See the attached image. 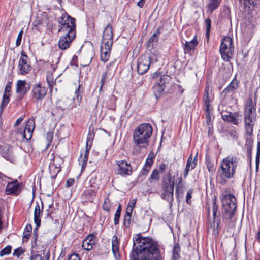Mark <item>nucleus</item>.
I'll list each match as a JSON object with an SVG mask.
<instances>
[{
  "mask_svg": "<svg viewBox=\"0 0 260 260\" xmlns=\"http://www.w3.org/2000/svg\"><path fill=\"white\" fill-rule=\"evenodd\" d=\"M151 167L145 165L144 167L142 169L141 171L142 175L146 176L147 175L148 172L150 171Z\"/></svg>",
  "mask_w": 260,
  "mask_h": 260,
  "instance_id": "55",
  "label": "nucleus"
},
{
  "mask_svg": "<svg viewBox=\"0 0 260 260\" xmlns=\"http://www.w3.org/2000/svg\"><path fill=\"white\" fill-rule=\"evenodd\" d=\"M132 213H130L128 214L127 212L126 211V214L123 220V224L126 228H128L131 225Z\"/></svg>",
  "mask_w": 260,
  "mask_h": 260,
  "instance_id": "44",
  "label": "nucleus"
},
{
  "mask_svg": "<svg viewBox=\"0 0 260 260\" xmlns=\"http://www.w3.org/2000/svg\"><path fill=\"white\" fill-rule=\"evenodd\" d=\"M94 137V133L93 132L89 131V133L87 137L86 140V146H91L93 144V141Z\"/></svg>",
  "mask_w": 260,
  "mask_h": 260,
  "instance_id": "41",
  "label": "nucleus"
},
{
  "mask_svg": "<svg viewBox=\"0 0 260 260\" xmlns=\"http://www.w3.org/2000/svg\"><path fill=\"white\" fill-rule=\"evenodd\" d=\"M170 79L168 75H164L161 76L160 83L155 84L152 88L153 92L156 99L159 98L164 92L165 84L168 83Z\"/></svg>",
  "mask_w": 260,
  "mask_h": 260,
  "instance_id": "10",
  "label": "nucleus"
},
{
  "mask_svg": "<svg viewBox=\"0 0 260 260\" xmlns=\"http://www.w3.org/2000/svg\"><path fill=\"white\" fill-rule=\"evenodd\" d=\"M20 191V186L17 181L8 183L6 186V192L8 194H17Z\"/></svg>",
  "mask_w": 260,
  "mask_h": 260,
  "instance_id": "20",
  "label": "nucleus"
},
{
  "mask_svg": "<svg viewBox=\"0 0 260 260\" xmlns=\"http://www.w3.org/2000/svg\"><path fill=\"white\" fill-rule=\"evenodd\" d=\"M59 23L61 27L58 31L63 33V35L60 36L58 45L61 50H64L70 47L76 37L75 19L67 13H63L59 20Z\"/></svg>",
  "mask_w": 260,
  "mask_h": 260,
  "instance_id": "2",
  "label": "nucleus"
},
{
  "mask_svg": "<svg viewBox=\"0 0 260 260\" xmlns=\"http://www.w3.org/2000/svg\"><path fill=\"white\" fill-rule=\"evenodd\" d=\"M205 24L206 25V37L208 39V40L210 36V32L211 27V21L210 19L207 18L205 20Z\"/></svg>",
  "mask_w": 260,
  "mask_h": 260,
  "instance_id": "45",
  "label": "nucleus"
},
{
  "mask_svg": "<svg viewBox=\"0 0 260 260\" xmlns=\"http://www.w3.org/2000/svg\"><path fill=\"white\" fill-rule=\"evenodd\" d=\"M238 164V159L236 156L230 155L224 158L221 162L218 173L222 179H231L234 177L236 169Z\"/></svg>",
  "mask_w": 260,
  "mask_h": 260,
  "instance_id": "4",
  "label": "nucleus"
},
{
  "mask_svg": "<svg viewBox=\"0 0 260 260\" xmlns=\"http://www.w3.org/2000/svg\"><path fill=\"white\" fill-rule=\"evenodd\" d=\"M159 30L157 29V32L154 33L148 40L146 44V48L148 50H152L154 47L156 45L159 39Z\"/></svg>",
  "mask_w": 260,
  "mask_h": 260,
  "instance_id": "21",
  "label": "nucleus"
},
{
  "mask_svg": "<svg viewBox=\"0 0 260 260\" xmlns=\"http://www.w3.org/2000/svg\"><path fill=\"white\" fill-rule=\"evenodd\" d=\"M81 88H82V85L79 84L78 89L75 92V97L72 99L68 98H62L58 102L59 106L62 110L72 109L73 108L77 107L80 104L82 100V90H81Z\"/></svg>",
  "mask_w": 260,
  "mask_h": 260,
  "instance_id": "7",
  "label": "nucleus"
},
{
  "mask_svg": "<svg viewBox=\"0 0 260 260\" xmlns=\"http://www.w3.org/2000/svg\"><path fill=\"white\" fill-rule=\"evenodd\" d=\"M32 228L30 225H27L23 232V240H27L28 239L29 237L31 232Z\"/></svg>",
  "mask_w": 260,
  "mask_h": 260,
  "instance_id": "39",
  "label": "nucleus"
},
{
  "mask_svg": "<svg viewBox=\"0 0 260 260\" xmlns=\"http://www.w3.org/2000/svg\"><path fill=\"white\" fill-rule=\"evenodd\" d=\"M239 84V82L237 80L236 75L235 78L233 79L228 86L224 89L223 92L226 94L235 92L238 89Z\"/></svg>",
  "mask_w": 260,
  "mask_h": 260,
  "instance_id": "24",
  "label": "nucleus"
},
{
  "mask_svg": "<svg viewBox=\"0 0 260 260\" xmlns=\"http://www.w3.org/2000/svg\"><path fill=\"white\" fill-rule=\"evenodd\" d=\"M212 210H213V214L214 218H215L216 216V214L218 210V205L217 204L215 201L213 202V206H212Z\"/></svg>",
  "mask_w": 260,
  "mask_h": 260,
  "instance_id": "54",
  "label": "nucleus"
},
{
  "mask_svg": "<svg viewBox=\"0 0 260 260\" xmlns=\"http://www.w3.org/2000/svg\"><path fill=\"white\" fill-rule=\"evenodd\" d=\"M48 88L43 86L40 83L33 85L31 91V100L35 103L42 101L46 95Z\"/></svg>",
  "mask_w": 260,
  "mask_h": 260,
  "instance_id": "9",
  "label": "nucleus"
},
{
  "mask_svg": "<svg viewBox=\"0 0 260 260\" xmlns=\"http://www.w3.org/2000/svg\"><path fill=\"white\" fill-rule=\"evenodd\" d=\"M43 203L41 202V207L40 206L38 203L35 206L34 209V221L36 224V228L34 230L35 231L37 230V228L39 227L41 224L40 216L43 212Z\"/></svg>",
  "mask_w": 260,
  "mask_h": 260,
  "instance_id": "17",
  "label": "nucleus"
},
{
  "mask_svg": "<svg viewBox=\"0 0 260 260\" xmlns=\"http://www.w3.org/2000/svg\"><path fill=\"white\" fill-rule=\"evenodd\" d=\"M252 136L253 133L251 134L250 135H247L246 133H244V137L246 139L245 145L246 146H252L253 142Z\"/></svg>",
  "mask_w": 260,
  "mask_h": 260,
  "instance_id": "40",
  "label": "nucleus"
},
{
  "mask_svg": "<svg viewBox=\"0 0 260 260\" xmlns=\"http://www.w3.org/2000/svg\"><path fill=\"white\" fill-rule=\"evenodd\" d=\"M53 138V133L52 132H48L47 134V140L48 142V144H47V146H50V145H54L55 144H52V140Z\"/></svg>",
  "mask_w": 260,
  "mask_h": 260,
  "instance_id": "48",
  "label": "nucleus"
},
{
  "mask_svg": "<svg viewBox=\"0 0 260 260\" xmlns=\"http://www.w3.org/2000/svg\"><path fill=\"white\" fill-rule=\"evenodd\" d=\"M137 202L136 199H133L129 201L128 202L127 208L126 209V211L129 214L130 213H132L133 210L135 207V205Z\"/></svg>",
  "mask_w": 260,
  "mask_h": 260,
  "instance_id": "38",
  "label": "nucleus"
},
{
  "mask_svg": "<svg viewBox=\"0 0 260 260\" xmlns=\"http://www.w3.org/2000/svg\"><path fill=\"white\" fill-rule=\"evenodd\" d=\"M180 247L178 244L176 243L173 249V258L174 260H178L180 258Z\"/></svg>",
  "mask_w": 260,
  "mask_h": 260,
  "instance_id": "34",
  "label": "nucleus"
},
{
  "mask_svg": "<svg viewBox=\"0 0 260 260\" xmlns=\"http://www.w3.org/2000/svg\"><path fill=\"white\" fill-rule=\"evenodd\" d=\"M23 34V29H22L19 32V33L17 36V40L16 41V46L17 47L20 45Z\"/></svg>",
  "mask_w": 260,
  "mask_h": 260,
  "instance_id": "51",
  "label": "nucleus"
},
{
  "mask_svg": "<svg viewBox=\"0 0 260 260\" xmlns=\"http://www.w3.org/2000/svg\"><path fill=\"white\" fill-rule=\"evenodd\" d=\"M197 155V154L196 155ZM197 156H195L194 159L192 158V155L191 154L188 158L186 166L184 171V177L186 178L188 175L189 171L193 170L197 165Z\"/></svg>",
  "mask_w": 260,
  "mask_h": 260,
  "instance_id": "23",
  "label": "nucleus"
},
{
  "mask_svg": "<svg viewBox=\"0 0 260 260\" xmlns=\"http://www.w3.org/2000/svg\"><path fill=\"white\" fill-rule=\"evenodd\" d=\"M74 179H69L66 182V187H70L73 185L74 183Z\"/></svg>",
  "mask_w": 260,
  "mask_h": 260,
  "instance_id": "62",
  "label": "nucleus"
},
{
  "mask_svg": "<svg viewBox=\"0 0 260 260\" xmlns=\"http://www.w3.org/2000/svg\"><path fill=\"white\" fill-rule=\"evenodd\" d=\"M245 107H254V104L251 99H248L247 100Z\"/></svg>",
  "mask_w": 260,
  "mask_h": 260,
  "instance_id": "60",
  "label": "nucleus"
},
{
  "mask_svg": "<svg viewBox=\"0 0 260 260\" xmlns=\"http://www.w3.org/2000/svg\"><path fill=\"white\" fill-rule=\"evenodd\" d=\"M62 161V160L59 157H57L55 158L53 162L50 164L49 166V171L53 176H56L60 171L61 167L60 162Z\"/></svg>",
  "mask_w": 260,
  "mask_h": 260,
  "instance_id": "18",
  "label": "nucleus"
},
{
  "mask_svg": "<svg viewBox=\"0 0 260 260\" xmlns=\"http://www.w3.org/2000/svg\"><path fill=\"white\" fill-rule=\"evenodd\" d=\"M152 127L148 123H143L138 126L134 131L133 141L135 144L149 145L150 138L152 135Z\"/></svg>",
  "mask_w": 260,
  "mask_h": 260,
  "instance_id": "6",
  "label": "nucleus"
},
{
  "mask_svg": "<svg viewBox=\"0 0 260 260\" xmlns=\"http://www.w3.org/2000/svg\"><path fill=\"white\" fill-rule=\"evenodd\" d=\"M112 249L115 259L116 260H119V243L117 240V237L115 235L112 237Z\"/></svg>",
  "mask_w": 260,
  "mask_h": 260,
  "instance_id": "25",
  "label": "nucleus"
},
{
  "mask_svg": "<svg viewBox=\"0 0 260 260\" xmlns=\"http://www.w3.org/2000/svg\"><path fill=\"white\" fill-rule=\"evenodd\" d=\"M221 116L224 121L231 123L236 125H238L242 121L241 116L238 112H226V113L222 112Z\"/></svg>",
  "mask_w": 260,
  "mask_h": 260,
  "instance_id": "13",
  "label": "nucleus"
},
{
  "mask_svg": "<svg viewBox=\"0 0 260 260\" xmlns=\"http://www.w3.org/2000/svg\"><path fill=\"white\" fill-rule=\"evenodd\" d=\"M214 99V95L211 87L207 85L204 89V94L203 97L204 103H210Z\"/></svg>",
  "mask_w": 260,
  "mask_h": 260,
  "instance_id": "26",
  "label": "nucleus"
},
{
  "mask_svg": "<svg viewBox=\"0 0 260 260\" xmlns=\"http://www.w3.org/2000/svg\"><path fill=\"white\" fill-rule=\"evenodd\" d=\"M33 132L34 131L24 128L23 133L21 132H19V131H17V134L20 135L23 138L28 141L31 139Z\"/></svg>",
  "mask_w": 260,
  "mask_h": 260,
  "instance_id": "33",
  "label": "nucleus"
},
{
  "mask_svg": "<svg viewBox=\"0 0 260 260\" xmlns=\"http://www.w3.org/2000/svg\"><path fill=\"white\" fill-rule=\"evenodd\" d=\"M242 2L246 7L253 9L258 4V0H242Z\"/></svg>",
  "mask_w": 260,
  "mask_h": 260,
  "instance_id": "36",
  "label": "nucleus"
},
{
  "mask_svg": "<svg viewBox=\"0 0 260 260\" xmlns=\"http://www.w3.org/2000/svg\"><path fill=\"white\" fill-rule=\"evenodd\" d=\"M29 87H26V82L25 80H19L16 85V92L20 99H22L26 94Z\"/></svg>",
  "mask_w": 260,
  "mask_h": 260,
  "instance_id": "16",
  "label": "nucleus"
},
{
  "mask_svg": "<svg viewBox=\"0 0 260 260\" xmlns=\"http://www.w3.org/2000/svg\"><path fill=\"white\" fill-rule=\"evenodd\" d=\"M95 191L92 189H88L84 191L82 194V197L85 199L91 201L93 200V197L95 196Z\"/></svg>",
  "mask_w": 260,
  "mask_h": 260,
  "instance_id": "32",
  "label": "nucleus"
},
{
  "mask_svg": "<svg viewBox=\"0 0 260 260\" xmlns=\"http://www.w3.org/2000/svg\"><path fill=\"white\" fill-rule=\"evenodd\" d=\"M12 249V247L10 245H8L5 247L4 248L2 249L0 251V256H3L5 255H8L11 253Z\"/></svg>",
  "mask_w": 260,
  "mask_h": 260,
  "instance_id": "46",
  "label": "nucleus"
},
{
  "mask_svg": "<svg viewBox=\"0 0 260 260\" xmlns=\"http://www.w3.org/2000/svg\"><path fill=\"white\" fill-rule=\"evenodd\" d=\"M210 103H204V106H205V114L210 113Z\"/></svg>",
  "mask_w": 260,
  "mask_h": 260,
  "instance_id": "61",
  "label": "nucleus"
},
{
  "mask_svg": "<svg viewBox=\"0 0 260 260\" xmlns=\"http://www.w3.org/2000/svg\"><path fill=\"white\" fill-rule=\"evenodd\" d=\"M163 182L164 193L162 198L171 203L174 199V178H172L170 174H169L168 178L164 179Z\"/></svg>",
  "mask_w": 260,
  "mask_h": 260,
  "instance_id": "8",
  "label": "nucleus"
},
{
  "mask_svg": "<svg viewBox=\"0 0 260 260\" xmlns=\"http://www.w3.org/2000/svg\"><path fill=\"white\" fill-rule=\"evenodd\" d=\"M106 73L104 72V73H103V74L102 75V79L100 81L101 86H100V91H101L103 86V85L105 83V82L106 81Z\"/></svg>",
  "mask_w": 260,
  "mask_h": 260,
  "instance_id": "56",
  "label": "nucleus"
},
{
  "mask_svg": "<svg viewBox=\"0 0 260 260\" xmlns=\"http://www.w3.org/2000/svg\"><path fill=\"white\" fill-rule=\"evenodd\" d=\"M95 243L94 236L93 234L88 235L83 241L82 246L86 250H90Z\"/></svg>",
  "mask_w": 260,
  "mask_h": 260,
  "instance_id": "22",
  "label": "nucleus"
},
{
  "mask_svg": "<svg viewBox=\"0 0 260 260\" xmlns=\"http://www.w3.org/2000/svg\"><path fill=\"white\" fill-rule=\"evenodd\" d=\"M254 122V117H244V133H246L247 135L253 133Z\"/></svg>",
  "mask_w": 260,
  "mask_h": 260,
  "instance_id": "19",
  "label": "nucleus"
},
{
  "mask_svg": "<svg viewBox=\"0 0 260 260\" xmlns=\"http://www.w3.org/2000/svg\"><path fill=\"white\" fill-rule=\"evenodd\" d=\"M260 162V147H257L255 158L256 170H257Z\"/></svg>",
  "mask_w": 260,
  "mask_h": 260,
  "instance_id": "49",
  "label": "nucleus"
},
{
  "mask_svg": "<svg viewBox=\"0 0 260 260\" xmlns=\"http://www.w3.org/2000/svg\"><path fill=\"white\" fill-rule=\"evenodd\" d=\"M24 252V250L23 249H22L21 248H18L15 249L14 250L13 255L17 257H19Z\"/></svg>",
  "mask_w": 260,
  "mask_h": 260,
  "instance_id": "50",
  "label": "nucleus"
},
{
  "mask_svg": "<svg viewBox=\"0 0 260 260\" xmlns=\"http://www.w3.org/2000/svg\"><path fill=\"white\" fill-rule=\"evenodd\" d=\"M231 48H234L232 39L229 36L224 37L221 42L220 50H224Z\"/></svg>",
  "mask_w": 260,
  "mask_h": 260,
  "instance_id": "28",
  "label": "nucleus"
},
{
  "mask_svg": "<svg viewBox=\"0 0 260 260\" xmlns=\"http://www.w3.org/2000/svg\"><path fill=\"white\" fill-rule=\"evenodd\" d=\"M192 198V190H188L186 194V202L187 204H191V199Z\"/></svg>",
  "mask_w": 260,
  "mask_h": 260,
  "instance_id": "58",
  "label": "nucleus"
},
{
  "mask_svg": "<svg viewBox=\"0 0 260 260\" xmlns=\"http://www.w3.org/2000/svg\"><path fill=\"white\" fill-rule=\"evenodd\" d=\"M160 176H159V171L157 169H154L152 172L151 175L149 178V180L151 182H152L153 180H158L159 179Z\"/></svg>",
  "mask_w": 260,
  "mask_h": 260,
  "instance_id": "42",
  "label": "nucleus"
},
{
  "mask_svg": "<svg viewBox=\"0 0 260 260\" xmlns=\"http://www.w3.org/2000/svg\"><path fill=\"white\" fill-rule=\"evenodd\" d=\"M255 109L254 107H245L244 112V117H254V112Z\"/></svg>",
  "mask_w": 260,
  "mask_h": 260,
  "instance_id": "37",
  "label": "nucleus"
},
{
  "mask_svg": "<svg viewBox=\"0 0 260 260\" xmlns=\"http://www.w3.org/2000/svg\"><path fill=\"white\" fill-rule=\"evenodd\" d=\"M30 260H45L42 259V256L39 254H35L31 256Z\"/></svg>",
  "mask_w": 260,
  "mask_h": 260,
  "instance_id": "64",
  "label": "nucleus"
},
{
  "mask_svg": "<svg viewBox=\"0 0 260 260\" xmlns=\"http://www.w3.org/2000/svg\"><path fill=\"white\" fill-rule=\"evenodd\" d=\"M68 260H80L78 254H73L70 256Z\"/></svg>",
  "mask_w": 260,
  "mask_h": 260,
  "instance_id": "63",
  "label": "nucleus"
},
{
  "mask_svg": "<svg viewBox=\"0 0 260 260\" xmlns=\"http://www.w3.org/2000/svg\"><path fill=\"white\" fill-rule=\"evenodd\" d=\"M110 207L111 205L109 199L108 197H106L105 199L103 205V208L104 210L106 211H109L110 210Z\"/></svg>",
  "mask_w": 260,
  "mask_h": 260,
  "instance_id": "47",
  "label": "nucleus"
},
{
  "mask_svg": "<svg viewBox=\"0 0 260 260\" xmlns=\"http://www.w3.org/2000/svg\"><path fill=\"white\" fill-rule=\"evenodd\" d=\"M18 68L19 73L21 75L27 74L31 69L30 63L28 61V57L24 51H22L21 52V56L18 62Z\"/></svg>",
  "mask_w": 260,
  "mask_h": 260,
  "instance_id": "11",
  "label": "nucleus"
},
{
  "mask_svg": "<svg viewBox=\"0 0 260 260\" xmlns=\"http://www.w3.org/2000/svg\"><path fill=\"white\" fill-rule=\"evenodd\" d=\"M234 51V48L220 50L222 58L225 61H229L232 57Z\"/></svg>",
  "mask_w": 260,
  "mask_h": 260,
  "instance_id": "27",
  "label": "nucleus"
},
{
  "mask_svg": "<svg viewBox=\"0 0 260 260\" xmlns=\"http://www.w3.org/2000/svg\"><path fill=\"white\" fill-rule=\"evenodd\" d=\"M12 87V82H9L7 84L5 88V92L3 96L2 102L1 104L0 115L3 112L5 107L10 101L9 96Z\"/></svg>",
  "mask_w": 260,
  "mask_h": 260,
  "instance_id": "15",
  "label": "nucleus"
},
{
  "mask_svg": "<svg viewBox=\"0 0 260 260\" xmlns=\"http://www.w3.org/2000/svg\"><path fill=\"white\" fill-rule=\"evenodd\" d=\"M113 30L110 24L107 25L103 32L101 45V59L104 62L108 60L113 45Z\"/></svg>",
  "mask_w": 260,
  "mask_h": 260,
  "instance_id": "3",
  "label": "nucleus"
},
{
  "mask_svg": "<svg viewBox=\"0 0 260 260\" xmlns=\"http://www.w3.org/2000/svg\"><path fill=\"white\" fill-rule=\"evenodd\" d=\"M89 148L88 147H86V148L83 150V152H82L80 154V158L81 161H82V167H83L84 165H86L87 161L88 160V157L89 155Z\"/></svg>",
  "mask_w": 260,
  "mask_h": 260,
  "instance_id": "35",
  "label": "nucleus"
},
{
  "mask_svg": "<svg viewBox=\"0 0 260 260\" xmlns=\"http://www.w3.org/2000/svg\"><path fill=\"white\" fill-rule=\"evenodd\" d=\"M48 85L50 87H52L53 84V78L51 74H49L47 75L46 77Z\"/></svg>",
  "mask_w": 260,
  "mask_h": 260,
  "instance_id": "52",
  "label": "nucleus"
},
{
  "mask_svg": "<svg viewBox=\"0 0 260 260\" xmlns=\"http://www.w3.org/2000/svg\"><path fill=\"white\" fill-rule=\"evenodd\" d=\"M229 135L234 139H237L238 137V133L234 130L230 131L228 132Z\"/></svg>",
  "mask_w": 260,
  "mask_h": 260,
  "instance_id": "57",
  "label": "nucleus"
},
{
  "mask_svg": "<svg viewBox=\"0 0 260 260\" xmlns=\"http://www.w3.org/2000/svg\"><path fill=\"white\" fill-rule=\"evenodd\" d=\"M198 44V41L196 38H194L190 41H186L184 47L185 53H189L190 51L193 50Z\"/></svg>",
  "mask_w": 260,
  "mask_h": 260,
  "instance_id": "29",
  "label": "nucleus"
},
{
  "mask_svg": "<svg viewBox=\"0 0 260 260\" xmlns=\"http://www.w3.org/2000/svg\"><path fill=\"white\" fill-rule=\"evenodd\" d=\"M157 244L149 237L138 236L134 240L131 260H159Z\"/></svg>",
  "mask_w": 260,
  "mask_h": 260,
  "instance_id": "1",
  "label": "nucleus"
},
{
  "mask_svg": "<svg viewBox=\"0 0 260 260\" xmlns=\"http://www.w3.org/2000/svg\"><path fill=\"white\" fill-rule=\"evenodd\" d=\"M35 127V119L32 118L29 119L26 124L25 129L34 131Z\"/></svg>",
  "mask_w": 260,
  "mask_h": 260,
  "instance_id": "43",
  "label": "nucleus"
},
{
  "mask_svg": "<svg viewBox=\"0 0 260 260\" xmlns=\"http://www.w3.org/2000/svg\"><path fill=\"white\" fill-rule=\"evenodd\" d=\"M222 0H209L207 5L208 11L210 12L216 10L220 5Z\"/></svg>",
  "mask_w": 260,
  "mask_h": 260,
  "instance_id": "31",
  "label": "nucleus"
},
{
  "mask_svg": "<svg viewBox=\"0 0 260 260\" xmlns=\"http://www.w3.org/2000/svg\"><path fill=\"white\" fill-rule=\"evenodd\" d=\"M207 169L210 173L213 172L215 171L214 165L209 160L206 161Z\"/></svg>",
  "mask_w": 260,
  "mask_h": 260,
  "instance_id": "53",
  "label": "nucleus"
},
{
  "mask_svg": "<svg viewBox=\"0 0 260 260\" xmlns=\"http://www.w3.org/2000/svg\"><path fill=\"white\" fill-rule=\"evenodd\" d=\"M118 166V174L122 176L131 175L132 173V168L130 164L125 160L117 161Z\"/></svg>",
  "mask_w": 260,
  "mask_h": 260,
  "instance_id": "14",
  "label": "nucleus"
},
{
  "mask_svg": "<svg viewBox=\"0 0 260 260\" xmlns=\"http://www.w3.org/2000/svg\"><path fill=\"white\" fill-rule=\"evenodd\" d=\"M151 62L149 56L146 55H141L137 61V72L138 74L143 75L149 69Z\"/></svg>",
  "mask_w": 260,
  "mask_h": 260,
  "instance_id": "12",
  "label": "nucleus"
},
{
  "mask_svg": "<svg viewBox=\"0 0 260 260\" xmlns=\"http://www.w3.org/2000/svg\"><path fill=\"white\" fill-rule=\"evenodd\" d=\"M120 216V211L116 210L114 215V223L117 224L119 223V219Z\"/></svg>",
  "mask_w": 260,
  "mask_h": 260,
  "instance_id": "59",
  "label": "nucleus"
},
{
  "mask_svg": "<svg viewBox=\"0 0 260 260\" xmlns=\"http://www.w3.org/2000/svg\"><path fill=\"white\" fill-rule=\"evenodd\" d=\"M0 153L4 158L8 160L12 159V149L10 147H1Z\"/></svg>",
  "mask_w": 260,
  "mask_h": 260,
  "instance_id": "30",
  "label": "nucleus"
},
{
  "mask_svg": "<svg viewBox=\"0 0 260 260\" xmlns=\"http://www.w3.org/2000/svg\"><path fill=\"white\" fill-rule=\"evenodd\" d=\"M221 200L223 220L226 221L231 220L237 208L236 199L234 195L226 193L222 194Z\"/></svg>",
  "mask_w": 260,
  "mask_h": 260,
  "instance_id": "5",
  "label": "nucleus"
}]
</instances>
